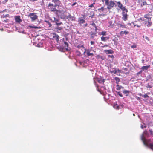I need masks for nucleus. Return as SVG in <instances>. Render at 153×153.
<instances>
[{"label":"nucleus","mask_w":153,"mask_h":153,"mask_svg":"<svg viewBox=\"0 0 153 153\" xmlns=\"http://www.w3.org/2000/svg\"><path fill=\"white\" fill-rule=\"evenodd\" d=\"M149 137V134L147 130H145L141 136V139L145 146L153 151V142H151L150 139H146L145 137Z\"/></svg>","instance_id":"obj_1"},{"label":"nucleus","mask_w":153,"mask_h":153,"mask_svg":"<svg viewBox=\"0 0 153 153\" xmlns=\"http://www.w3.org/2000/svg\"><path fill=\"white\" fill-rule=\"evenodd\" d=\"M56 6H57L56 5H53V4L51 3H49L48 5V7L50 10L52 12H55L56 14H57L58 13H62V12H64L63 11L56 9Z\"/></svg>","instance_id":"obj_2"},{"label":"nucleus","mask_w":153,"mask_h":153,"mask_svg":"<svg viewBox=\"0 0 153 153\" xmlns=\"http://www.w3.org/2000/svg\"><path fill=\"white\" fill-rule=\"evenodd\" d=\"M105 4L107 6V8L108 10L113 7L115 4V3L113 1H110L109 2V0H105Z\"/></svg>","instance_id":"obj_3"},{"label":"nucleus","mask_w":153,"mask_h":153,"mask_svg":"<svg viewBox=\"0 0 153 153\" xmlns=\"http://www.w3.org/2000/svg\"><path fill=\"white\" fill-rule=\"evenodd\" d=\"M28 17L31 19L32 22H34L38 19V16L37 13H30L28 16Z\"/></svg>","instance_id":"obj_4"},{"label":"nucleus","mask_w":153,"mask_h":153,"mask_svg":"<svg viewBox=\"0 0 153 153\" xmlns=\"http://www.w3.org/2000/svg\"><path fill=\"white\" fill-rule=\"evenodd\" d=\"M61 18L69 19V20L71 21H75V17L71 16L70 14H69L68 16H61Z\"/></svg>","instance_id":"obj_5"},{"label":"nucleus","mask_w":153,"mask_h":153,"mask_svg":"<svg viewBox=\"0 0 153 153\" xmlns=\"http://www.w3.org/2000/svg\"><path fill=\"white\" fill-rule=\"evenodd\" d=\"M117 4L118 7L121 9L122 11H125V12H128L127 10L125 7H123V5L121 3V2L120 1L117 2Z\"/></svg>","instance_id":"obj_6"},{"label":"nucleus","mask_w":153,"mask_h":153,"mask_svg":"<svg viewBox=\"0 0 153 153\" xmlns=\"http://www.w3.org/2000/svg\"><path fill=\"white\" fill-rule=\"evenodd\" d=\"M127 13L125 12V11H122V19L124 21H126L128 19V15L127 14Z\"/></svg>","instance_id":"obj_7"},{"label":"nucleus","mask_w":153,"mask_h":153,"mask_svg":"<svg viewBox=\"0 0 153 153\" xmlns=\"http://www.w3.org/2000/svg\"><path fill=\"white\" fill-rule=\"evenodd\" d=\"M15 20L16 22L20 23L22 22V20L20 18V16H15Z\"/></svg>","instance_id":"obj_8"},{"label":"nucleus","mask_w":153,"mask_h":153,"mask_svg":"<svg viewBox=\"0 0 153 153\" xmlns=\"http://www.w3.org/2000/svg\"><path fill=\"white\" fill-rule=\"evenodd\" d=\"M138 20L140 21V20H141L142 21H143L144 23L145 24H147V22L149 21V20L148 19H145L143 17H141L138 19Z\"/></svg>","instance_id":"obj_9"},{"label":"nucleus","mask_w":153,"mask_h":153,"mask_svg":"<svg viewBox=\"0 0 153 153\" xmlns=\"http://www.w3.org/2000/svg\"><path fill=\"white\" fill-rule=\"evenodd\" d=\"M53 34V36L54 39L56 40L57 42H58L59 39V36L55 33H54Z\"/></svg>","instance_id":"obj_10"},{"label":"nucleus","mask_w":153,"mask_h":153,"mask_svg":"<svg viewBox=\"0 0 153 153\" xmlns=\"http://www.w3.org/2000/svg\"><path fill=\"white\" fill-rule=\"evenodd\" d=\"M104 52L107 54H113L114 53V51L111 49L105 50Z\"/></svg>","instance_id":"obj_11"},{"label":"nucleus","mask_w":153,"mask_h":153,"mask_svg":"<svg viewBox=\"0 0 153 153\" xmlns=\"http://www.w3.org/2000/svg\"><path fill=\"white\" fill-rule=\"evenodd\" d=\"M117 26L119 27H121L122 28H126V27L125 24H122L120 23V22H117Z\"/></svg>","instance_id":"obj_12"},{"label":"nucleus","mask_w":153,"mask_h":153,"mask_svg":"<svg viewBox=\"0 0 153 153\" xmlns=\"http://www.w3.org/2000/svg\"><path fill=\"white\" fill-rule=\"evenodd\" d=\"M90 50H89V49H88L87 50H86L85 53H86L88 56H94V54H93V53H90Z\"/></svg>","instance_id":"obj_13"},{"label":"nucleus","mask_w":153,"mask_h":153,"mask_svg":"<svg viewBox=\"0 0 153 153\" xmlns=\"http://www.w3.org/2000/svg\"><path fill=\"white\" fill-rule=\"evenodd\" d=\"M55 4V5H56L57 6H59L60 5L61 2L59 0H52Z\"/></svg>","instance_id":"obj_14"},{"label":"nucleus","mask_w":153,"mask_h":153,"mask_svg":"<svg viewBox=\"0 0 153 153\" xmlns=\"http://www.w3.org/2000/svg\"><path fill=\"white\" fill-rule=\"evenodd\" d=\"M150 67V65L144 66L141 68L142 71L147 70Z\"/></svg>","instance_id":"obj_15"},{"label":"nucleus","mask_w":153,"mask_h":153,"mask_svg":"<svg viewBox=\"0 0 153 153\" xmlns=\"http://www.w3.org/2000/svg\"><path fill=\"white\" fill-rule=\"evenodd\" d=\"M123 94H126V96H128V94L130 92V91L129 90H124L123 91Z\"/></svg>","instance_id":"obj_16"},{"label":"nucleus","mask_w":153,"mask_h":153,"mask_svg":"<svg viewBox=\"0 0 153 153\" xmlns=\"http://www.w3.org/2000/svg\"><path fill=\"white\" fill-rule=\"evenodd\" d=\"M97 80V82L100 83H101L102 82L103 83L104 82V80L103 79L102 80V79L101 78H96Z\"/></svg>","instance_id":"obj_17"},{"label":"nucleus","mask_w":153,"mask_h":153,"mask_svg":"<svg viewBox=\"0 0 153 153\" xmlns=\"http://www.w3.org/2000/svg\"><path fill=\"white\" fill-rule=\"evenodd\" d=\"M109 37H105L102 36L101 37V39L102 41H106L107 40L109 39Z\"/></svg>","instance_id":"obj_18"},{"label":"nucleus","mask_w":153,"mask_h":153,"mask_svg":"<svg viewBox=\"0 0 153 153\" xmlns=\"http://www.w3.org/2000/svg\"><path fill=\"white\" fill-rule=\"evenodd\" d=\"M77 47L79 48L80 49L81 48H82L83 49H84L85 51L84 52V53H85L86 52V49L85 48V47L83 45H78L77 46Z\"/></svg>","instance_id":"obj_19"},{"label":"nucleus","mask_w":153,"mask_h":153,"mask_svg":"<svg viewBox=\"0 0 153 153\" xmlns=\"http://www.w3.org/2000/svg\"><path fill=\"white\" fill-rule=\"evenodd\" d=\"M85 20L80 18L78 20L79 23L80 24L85 23Z\"/></svg>","instance_id":"obj_20"},{"label":"nucleus","mask_w":153,"mask_h":153,"mask_svg":"<svg viewBox=\"0 0 153 153\" xmlns=\"http://www.w3.org/2000/svg\"><path fill=\"white\" fill-rule=\"evenodd\" d=\"M143 18H144L148 19L149 20H151V17H150L149 15L148 14L145 15Z\"/></svg>","instance_id":"obj_21"},{"label":"nucleus","mask_w":153,"mask_h":153,"mask_svg":"<svg viewBox=\"0 0 153 153\" xmlns=\"http://www.w3.org/2000/svg\"><path fill=\"white\" fill-rule=\"evenodd\" d=\"M149 21L147 22V24H146L147 26L148 27H150L152 25V24L151 20H150V19H149Z\"/></svg>","instance_id":"obj_22"},{"label":"nucleus","mask_w":153,"mask_h":153,"mask_svg":"<svg viewBox=\"0 0 153 153\" xmlns=\"http://www.w3.org/2000/svg\"><path fill=\"white\" fill-rule=\"evenodd\" d=\"M116 89L117 90H120L121 88H124V87H122V86H120L117 85V86Z\"/></svg>","instance_id":"obj_23"},{"label":"nucleus","mask_w":153,"mask_h":153,"mask_svg":"<svg viewBox=\"0 0 153 153\" xmlns=\"http://www.w3.org/2000/svg\"><path fill=\"white\" fill-rule=\"evenodd\" d=\"M51 20L55 22L56 23L59 21V19H58L55 18L54 17L52 18V19H51Z\"/></svg>","instance_id":"obj_24"},{"label":"nucleus","mask_w":153,"mask_h":153,"mask_svg":"<svg viewBox=\"0 0 153 153\" xmlns=\"http://www.w3.org/2000/svg\"><path fill=\"white\" fill-rule=\"evenodd\" d=\"M115 80L116 81V83L118 85L120 80L118 77H115L114 78Z\"/></svg>","instance_id":"obj_25"},{"label":"nucleus","mask_w":153,"mask_h":153,"mask_svg":"<svg viewBox=\"0 0 153 153\" xmlns=\"http://www.w3.org/2000/svg\"><path fill=\"white\" fill-rule=\"evenodd\" d=\"M108 23L109 24V27L112 28L113 27H114V24H113V22L112 21H109Z\"/></svg>","instance_id":"obj_26"},{"label":"nucleus","mask_w":153,"mask_h":153,"mask_svg":"<svg viewBox=\"0 0 153 153\" xmlns=\"http://www.w3.org/2000/svg\"><path fill=\"white\" fill-rule=\"evenodd\" d=\"M28 27H29L30 28H35V29H39L41 27H37V26H32L29 25L28 26Z\"/></svg>","instance_id":"obj_27"},{"label":"nucleus","mask_w":153,"mask_h":153,"mask_svg":"<svg viewBox=\"0 0 153 153\" xmlns=\"http://www.w3.org/2000/svg\"><path fill=\"white\" fill-rule=\"evenodd\" d=\"M110 72L111 73H114V74H117V71L116 69L114 68L112 71H110Z\"/></svg>","instance_id":"obj_28"},{"label":"nucleus","mask_w":153,"mask_h":153,"mask_svg":"<svg viewBox=\"0 0 153 153\" xmlns=\"http://www.w3.org/2000/svg\"><path fill=\"white\" fill-rule=\"evenodd\" d=\"M149 5V4H148L146 2V1H144L142 4H141V7H143V6L144 5Z\"/></svg>","instance_id":"obj_29"},{"label":"nucleus","mask_w":153,"mask_h":153,"mask_svg":"<svg viewBox=\"0 0 153 153\" xmlns=\"http://www.w3.org/2000/svg\"><path fill=\"white\" fill-rule=\"evenodd\" d=\"M101 34L103 36H106V31H102L101 33Z\"/></svg>","instance_id":"obj_30"},{"label":"nucleus","mask_w":153,"mask_h":153,"mask_svg":"<svg viewBox=\"0 0 153 153\" xmlns=\"http://www.w3.org/2000/svg\"><path fill=\"white\" fill-rule=\"evenodd\" d=\"M150 134L152 136H153V130L152 129H150L149 130Z\"/></svg>","instance_id":"obj_31"},{"label":"nucleus","mask_w":153,"mask_h":153,"mask_svg":"<svg viewBox=\"0 0 153 153\" xmlns=\"http://www.w3.org/2000/svg\"><path fill=\"white\" fill-rule=\"evenodd\" d=\"M64 47H66L67 48H68V43L66 42H64Z\"/></svg>","instance_id":"obj_32"},{"label":"nucleus","mask_w":153,"mask_h":153,"mask_svg":"<svg viewBox=\"0 0 153 153\" xmlns=\"http://www.w3.org/2000/svg\"><path fill=\"white\" fill-rule=\"evenodd\" d=\"M95 1H96V0H94V2L91 5H89V7L91 8H92V7H93L94 6V5L95 4Z\"/></svg>","instance_id":"obj_33"},{"label":"nucleus","mask_w":153,"mask_h":153,"mask_svg":"<svg viewBox=\"0 0 153 153\" xmlns=\"http://www.w3.org/2000/svg\"><path fill=\"white\" fill-rule=\"evenodd\" d=\"M146 87L147 88H152V85L151 84H150L149 83L147 84V85L146 86Z\"/></svg>","instance_id":"obj_34"},{"label":"nucleus","mask_w":153,"mask_h":153,"mask_svg":"<svg viewBox=\"0 0 153 153\" xmlns=\"http://www.w3.org/2000/svg\"><path fill=\"white\" fill-rule=\"evenodd\" d=\"M8 0H3L1 3L3 4H5L8 1Z\"/></svg>","instance_id":"obj_35"},{"label":"nucleus","mask_w":153,"mask_h":153,"mask_svg":"<svg viewBox=\"0 0 153 153\" xmlns=\"http://www.w3.org/2000/svg\"><path fill=\"white\" fill-rule=\"evenodd\" d=\"M143 38H145L146 40H148V41H149V38L148 37H147L146 36H143Z\"/></svg>","instance_id":"obj_36"},{"label":"nucleus","mask_w":153,"mask_h":153,"mask_svg":"<svg viewBox=\"0 0 153 153\" xmlns=\"http://www.w3.org/2000/svg\"><path fill=\"white\" fill-rule=\"evenodd\" d=\"M143 97L144 98L149 97V96L146 94H145L143 95Z\"/></svg>","instance_id":"obj_37"},{"label":"nucleus","mask_w":153,"mask_h":153,"mask_svg":"<svg viewBox=\"0 0 153 153\" xmlns=\"http://www.w3.org/2000/svg\"><path fill=\"white\" fill-rule=\"evenodd\" d=\"M117 94L120 97H123V95H122V94L121 92H117Z\"/></svg>","instance_id":"obj_38"},{"label":"nucleus","mask_w":153,"mask_h":153,"mask_svg":"<svg viewBox=\"0 0 153 153\" xmlns=\"http://www.w3.org/2000/svg\"><path fill=\"white\" fill-rule=\"evenodd\" d=\"M104 10V7H102L101 8H99L98 9V10L99 11L100 10H101L102 11H103Z\"/></svg>","instance_id":"obj_39"},{"label":"nucleus","mask_w":153,"mask_h":153,"mask_svg":"<svg viewBox=\"0 0 153 153\" xmlns=\"http://www.w3.org/2000/svg\"><path fill=\"white\" fill-rule=\"evenodd\" d=\"M45 22L48 24L49 25V27H51L52 26V25L50 23L49 21H46Z\"/></svg>","instance_id":"obj_40"},{"label":"nucleus","mask_w":153,"mask_h":153,"mask_svg":"<svg viewBox=\"0 0 153 153\" xmlns=\"http://www.w3.org/2000/svg\"><path fill=\"white\" fill-rule=\"evenodd\" d=\"M123 72H125L127 70V68H123Z\"/></svg>","instance_id":"obj_41"},{"label":"nucleus","mask_w":153,"mask_h":153,"mask_svg":"<svg viewBox=\"0 0 153 153\" xmlns=\"http://www.w3.org/2000/svg\"><path fill=\"white\" fill-rule=\"evenodd\" d=\"M114 108L118 110L119 109V106L118 105H115L114 106Z\"/></svg>","instance_id":"obj_42"},{"label":"nucleus","mask_w":153,"mask_h":153,"mask_svg":"<svg viewBox=\"0 0 153 153\" xmlns=\"http://www.w3.org/2000/svg\"><path fill=\"white\" fill-rule=\"evenodd\" d=\"M142 70H141L140 71L138 72H137V75H138L139 74H141L142 73Z\"/></svg>","instance_id":"obj_43"},{"label":"nucleus","mask_w":153,"mask_h":153,"mask_svg":"<svg viewBox=\"0 0 153 153\" xmlns=\"http://www.w3.org/2000/svg\"><path fill=\"white\" fill-rule=\"evenodd\" d=\"M129 32L125 30L123 31L124 34H127L129 33Z\"/></svg>","instance_id":"obj_44"},{"label":"nucleus","mask_w":153,"mask_h":153,"mask_svg":"<svg viewBox=\"0 0 153 153\" xmlns=\"http://www.w3.org/2000/svg\"><path fill=\"white\" fill-rule=\"evenodd\" d=\"M62 24V23L61 22H57L56 23V25L58 26Z\"/></svg>","instance_id":"obj_45"},{"label":"nucleus","mask_w":153,"mask_h":153,"mask_svg":"<svg viewBox=\"0 0 153 153\" xmlns=\"http://www.w3.org/2000/svg\"><path fill=\"white\" fill-rule=\"evenodd\" d=\"M91 25L92 26H93V27H96V24H95V23L94 22H93L91 24Z\"/></svg>","instance_id":"obj_46"},{"label":"nucleus","mask_w":153,"mask_h":153,"mask_svg":"<svg viewBox=\"0 0 153 153\" xmlns=\"http://www.w3.org/2000/svg\"><path fill=\"white\" fill-rule=\"evenodd\" d=\"M62 29V27H58L56 28V29L59 30H61Z\"/></svg>","instance_id":"obj_47"},{"label":"nucleus","mask_w":153,"mask_h":153,"mask_svg":"<svg viewBox=\"0 0 153 153\" xmlns=\"http://www.w3.org/2000/svg\"><path fill=\"white\" fill-rule=\"evenodd\" d=\"M108 57H110L112 58H114V56L113 55H108Z\"/></svg>","instance_id":"obj_48"},{"label":"nucleus","mask_w":153,"mask_h":153,"mask_svg":"<svg viewBox=\"0 0 153 153\" xmlns=\"http://www.w3.org/2000/svg\"><path fill=\"white\" fill-rule=\"evenodd\" d=\"M90 43L91 45H93L95 43L93 41H91Z\"/></svg>","instance_id":"obj_49"},{"label":"nucleus","mask_w":153,"mask_h":153,"mask_svg":"<svg viewBox=\"0 0 153 153\" xmlns=\"http://www.w3.org/2000/svg\"><path fill=\"white\" fill-rule=\"evenodd\" d=\"M77 4V2H74V3H73L72 5V6H74V5H75V4Z\"/></svg>","instance_id":"obj_50"},{"label":"nucleus","mask_w":153,"mask_h":153,"mask_svg":"<svg viewBox=\"0 0 153 153\" xmlns=\"http://www.w3.org/2000/svg\"><path fill=\"white\" fill-rule=\"evenodd\" d=\"M120 34L121 35L124 34L123 31H121L120 32Z\"/></svg>","instance_id":"obj_51"},{"label":"nucleus","mask_w":153,"mask_h":153,"mask_svg":"<svg viewBox=\"0 0 153 153\" xmlns=\"http://www.w3.org/2000/svg\"><path fill=\"white\" fill-rule=\"evenodd\" d=\"M87 25H88V24L87 23H85L84 25V26L85 27H87Z\"/></svg>","instance_id":"obj_52"},{"label":"nucleus","mask_w":153,"mask_h":153,"mask_svg":"<svg viewBox=\"0 0 153 153\" xmlns=\"http://www.w3.org/2000/svg\"><path fill=\"white\" fill-rule=\"evenodd\" d=\"M6 11V9H5V10H4L3 11H2L1 12H0V13H2L3 12H5V11Z\"/></svg>","instance_id":"obj_53"},{"label":"nucleus","mask_w":153,"mask_h":153,"mask_svg":"<svg viewBox=\"0 0 153 153\" xmlns=\"http://www.w3.org/2000/svg\"><path fill=\"white\" fill-rule=\"evenodd\" d=\"M108 46V45H105L104 46H101V47L102 48H104L105 47H107Z\"/></svg>","instance_id":"obj_54"},{"label":"nucleus","mask_w":153,"mask_h":153,"mask_svg":"<svg viewBox=\"0 0 153 153\" xmlns=\"http://www.w3.org/2000/svg\"><path fill=\"white\" fill-rule=\"evenodd\" d=\"M136 26H137L138 27H140L141 25H137Z\"/></svg>","instance_id":"obj_55"},{"label":"nucleus","mask_w":153,"mask_h":153,"mask_svg":"<svg viewBox=\"0 0 153 153\" xmlns=\"http://www.w3.org/2000/svg\"><path fill=\"white\" fill-rule=\"evenodd\" d=\"M139 95L140 96H143V95L142 94H141V93H139Z\"/></svg>","instance_id":"obj_56"},{"label":"nucleus","mask_w":153,"mask_h":153,"mask_svg":"<svg viewBox=\"0 0 153 153\" xmlns=\"http://www.w3.org/2000/svg\"><path fill=\"white\" fill-rule=\"evenodd\" d=\"M30 1H32L33 2L36 1L37 0H29Z\"/></svg>","instance_id":"obj_57"},{"label":"nucleus","mask_w":153,"mask_h":153,"mask_svg":"<svg viewBox=\"0 0 153 153\" xmlns=\"http://www.w3.org/2000/svg\"><path fill=\"white\" fill-rule=\"evenodd\" d=\"M132 48H136V46H132Z\"/></svg>","instance_id":"obj_58"},{"label":"nucleus","mask_w":153,"mask_h":153,"mask_svg":"<svg viewBox=\"0 0 153 153\" xmlns=\"http://www.w3.org/2000/svg\"><path fill=\"white\" fill-rule=\"evenodd\" d=\"M95 28V30L96 31L97 30V26H96V27H94Z\"/></svg>","instance_id":"obj_59"},{"label":"nucleus","mask_w":153,"mask_h":153,"mask_svg":"<svg viewBox=\"0 0 153 153\" xmlns=\"http://www.w3.org/2000/svg\"><path fill=\"white\" fill-rule=\"evenodd\" d=\"M134 27H135V26H136V25H137V24H135L134 23Z\"/></svg>","instance_id":"obj_60"},{"label":"nucleus","mask_w":153,"mask_h":153,"mask_svg":"<svg viewBox=\"0 0 153 153\" xmlns=\"http://www.w3.org/2000/svg\"><path fill=\"white\" fill-rule=\"evenodd\" d=\"M141 128H142V129H143V125H141Z\"/></svg>","instance_id":"obj_61"},{"label":"nucleus","mask_w":153,"mask_h":153,"mask_svg":"<svg viewBox=\"0 0 153 153\" xmlns=\"http://www.w3.org/2000/svg\"><path fill=\"white\" fill-rule=\"evenodd\" d=\"M137 100H139V99H140V98L139 97H138L137 98Z\"/></svg>","instance_id":"obj_62"},{"label":"nucleus","mask_w":153,"mask_h":153,"mask_svg":"<svg viewBox=\"0 0 153 153\" xmlns=\"http://www.w3.org/2000/svg\"><path fill=\"white\" fill-rule=\"evenodd\" d=\"M104 1H105V0H102V2H104Z\"/></svg>","instance_id":"obj_63"},{"label":"nucleus","mask_w":153,"mask_h":153,"mask_svg":"<svg viewBox=\"0 0 153 153\" xmlns=\"http://www.w3.org/2000/svg\"><path fill=\"white\" fill-rule=\"evenodd\" d=\"M9 15V14H7V15H6V16H8Z\"/></svg>","instance_id":"obj_64"}]
</instances>
